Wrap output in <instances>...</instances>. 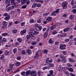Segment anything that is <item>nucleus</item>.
Masks as SVG:
<instances>
[{"instance_id":"4d7b16f0","label":"nucleus","mask_w":76,"mask_h":76,"mask_svg":"<svg viewBox=\"0 0 76 76\" xmlns=\"http://www.w3.org/2000/svg\"><path fill=\"white\" fill-rule=\"evenodd\" d=\"M2 35L3 36H4V37H6V35H7V33H3L2 34Z\"/></svg>"},{"instance_id":"cd10ccee","label":"nucleus","mask_w":76,"mask_h":76,"mask_svg":"<svg viewBox=\"0 0 76 76\" xmlns=\"http://www.w3.org/2000/svg\"><path fill=\"white\" fill-rule=\"evenodd\" d=\"M57 33V31L56 30H54L52 33V34L53 35H55Z\"/></svg>"},{"instance_id":"7ed1b4c3","label":"nucleus","mask_w":76,"mask_h":76,"mask_svg":"<svg viewBox=\"0 0 76 76\" xmlns=\"http://www.w3.org/2000/svg\"><path fill=\"white\" fill-rule=\"evenodd\" d=\"M56 27V26L55 25H53L52 26L48 28L47 31H50V30H53L54 29H55Z\"/></svg>"},{"instance_id":"a18cd8bd","label":"nucleus","mask_w":76,"mask_h":76,"mask_svg":"<svg viewBox=\"0 0 76 76\" xmlns=\"http://www.w3.org/2000/svg\"><path fill=\"white\" fill-rule=\"evenodd\" d=\"M67 66L69 67H70L72 66V64H69V63H67Z\"/></svg>"},{"instance_id":"4c0bfd02","label":"nucleus","mask_w":76,"mask_h":76,"mask_svg":"<svg viewBox=\"0 0 76 76\" xmlns=\"http://www.w3.org/2000/svg\"><path fill=\"white\" fill-rule=\"evenodd\" d=\"M59 11H60V9H56V11H55V12L56 13H58L59 12Z\"/></svg>"},{"instance_id":"4468645a","label":"nucleus","mask_w":76,"mask_h":76,"mask_svg":"<svg viewBox=\"0 0 76 76\" xmlns=\"http://www.w3.org/2000/svg\"><path fill=\"white\" fill-rule=\"evenodd\" d=\"M69 29L70 28L69 27H67L64 29L63 31L64 32H67V31H69Z\"/></svg>"},{"instance_id":"de8ad7c7","label":"nucleus","mask_w":76,"mask_h":76,"mask_svg":"<svg viewBox=\"0 0 76 76\" xmlns=\"http://www.w3.org/2000/svg\"><path fill=\"white\" fill-rule=\"evenodd\" d=\"M68 69L70 72H73V68H68Z\"/></svg>"},{"instance_id":"20e7f679","label":"nucleus","mask_w":76,"mask_h":76,"mask_svg":"<svg viewBox=\"0 0 76 76\" xmlns=\"http://www.w3.org/2000/svg\"><path fill=\"white\" fill-rule=\"evenodd\" d=\"M66 47V45L65 44L60 45L59 46L60 49L61 50H65L66 49V48H65Z\"/></svg>"},{"instance_id":"09e8293b","label":"nucleus","mask_w":76,"mask_h":76,"mask_svg":"<svg viewBox=\"0 0 76 76\" xmlns=\"http://www.w3.org/2000/svg\"><path fill=\"white\" fill-rule=\"evenodd\" d=\"M37 6V4H33L32 7V8H34V7H35Z\"/></svg>"},{"instance_id":"7c9ffc66","label":"nucleus","mask_w":76,"mask_h":76,"mask_svg":"<svg viewBox=\"0 0 76 76\" xmlns=\"http://www.w3.org/2000/svg\"><path fill=\"white\" fill-rule=\"evenodd\" d=\"M25 2L26 4H26H29V3H30V1H29V0H25Z\"/></svg>"},{"instance_id":"a211bd4d","label":"nucleus","mask_w":76,"mask_h":76,"mask_svg":"<svg viewBox=\"0 0 76 76\" xmlns=\"http://www.w3.org/2000/svg\"><path fill=\"white\" fill-rule=\"evenodd\" d=\"M18 41L20 43H21L22 41V39L20 38H18L17 39Z\"/></svg>"},{"instance_id":"2eb2a0df","label":"nucleus","mask_w":76,"mask_h":76,"mask_svg":"<svg viewBox=\"0 0 76 76\" xmlns=\"http://www.w3.org/2000/svg\"><path fill=\"white\" fill-rule=\"evenodd\" d=\"M3 25L1 26L2 28V29H4L5 28H6L7 26V25L6 24H3Z\"/></svg>"},{"instance_id":"6e6552de","label":"nucleus","mask_w":76,"mask_h":76,"mask_svg":"<svg viewBox=\"0 0 76 76\" xmlns=\"http://www.w3.org/2000/svg\"><path fill=\"white\" fill-rule=\"evenodd\" d=\"M32 2H41L43 3V1L42 0H31Z\"/></svg>"},{"instance_id":"393cba45","label":"nucleus","mask_w":76,"mask_h":76,"mask_svg":"<svg viewBox=\"0 0 76 76\" xmlns=\"http://www.w3.org/2000/svg\"><path fill=\"white\" fill-rule=\"evenodd\" d=\"M26 4L25 2V0H22L21 3L22 5H23V4Z\"/></svg>"},{"instance_id":"5701e85b","label":"nucleus","mask_w":76,"mask_h":76,"mask_svg":"<svg viewBox=\"0 0 76 76\" xmlns=\"http://www.w3.org/2000/svg\"><path fill=\"white\" fill-rule=\"evenodd\" d=\"M9 51H8V50H5V52L4 54L6 56H7V55L9 54Z\"/></svg>"},{"instance_id":"49530a36","label":"nucleus","mask_w":76,"mask_h":76,"mask_svg":"<svg viewBox=\"0 0 76 76\" xmlns=\"http://www.w3.org/2000/svg\"><path fill=\"white\" fill-rule=\"evenodd\" d=\"M39 57V55H38L36 56H35L34 58L35 59H37Z\"/></svg>"},{"instance_id":"e433bc0d","label":"nucleus","mask_w":76,"mask_h":76,"mask_svg":"<svg viewBox=\"0 0 76 76\" xmlns=\"http://www.w3.org/2000/svg\"><path fill=\"white\" fill-rule=\"evenodd\" d=\"M12 32L13 34H16L17 32V30L16 29L12 30Z\"/></svg>"},{"instance_id":"c85d7f7f","label":"nucleus","mask_w":76,"mask_h":76,"mask_svg":"<svg viewBox=\"0 0 76 76\" xmlns=\"http://www.w3.org/2000/svg\"><path fill=\"white\" fill-rule=\"evenodd\" d=\"M42 20L41 18H40L37 21V22L38 23H41Z\"/></svg>"},{"instance_id":"1a4fd4ad","label":"nucleus","mask_w":76,"mask_h":76,"mask_svg":"<svg viewBox=\"0 0 76 76\" xmlns=\"http://www.w3.org/2000/svg\"><path fill=\"white\" fill-rule=\"evenodd\" d=\"M30 75H31V76H35L37 75H36V71H32L30 72Z\"/></svg>"},{"instance_id":"5fc2aeb1","label":"nucleus","mask_w":76,"mask_h":76,"mask_svg":"<svg viewBox=\"0 0 76 76\" xmlns=\"http://www.w3.org/2000/svg\"><path fill=\"white\" fill-rule=\"evenodd\" d=\"M39 27V26L38 24H35V26L34 27V28H36H36H38Z\"/></svg>"},{"instance_id":"f03ea898","label":"nucleus","mask_w":76,"mask_h":76,"mask_svg":"<svg viewBox=\"0 0 76 76\" xmlns=\"http://www.w3.org/2000/svg\"><path fill=\"white\" fill-rule=\"evenodd\" d=\"M67 3L65 2H63L62 3V7L63 9H66L67 8Z\"/></svg>"},{"instance_id":"58836bf2","label":"nucleus","mask_w":76,"mask_h":76,"mask_svg":"<svg viewBox=\"0 0 76 76\" xmlns=\"http://www.w3.org/2000/svg\"><path fill=\"white\" fill-rule=\"evenodd\" d=\"M26 38H27V39H29L30 38H31V37L29 35H27L26 36Z\"/></svg>"},{"instance_id":"f257e3e1","label":"nucleus","mask_w":76,"mask_h":76,"mask_svg":"<svg viewBox=\"0 0 76 76\" xmlns=\"http://www.w3.org/2000/svg\"><path fill=\"white\" fill-rule=\"evenodd\" d=\"M28 35L30 36L31 37H33L34 38H32V39H35V35L34 34V33L32 32V31H29L28 33Z\"/></svg>"},{"instance_id":"13d9d810","label":"nucleus","mask_w":76,"mask_h":76,"mask_svg":"<svg viewBox=\"0 0 76 76\" xmlns=\"http://www.w3.org/2000/svg\"><path fill=\"white\" fill-rule=\"evenodd\" d=\"M43 53L45 54H46V53H48V50H47V49H45L44 50Z\"/></svg>"},{"instance_id":"338daca9","label":"nucleus","mask_w":76,"mask_h":76,"mask_svg":"<svg viewBox=\"0 0 76 76\" xmlns=\"http://www.w3.org/2000/svg\"><path fill=\"white\" fill-rule=\"evenodd\" d=\"M70 75L71 76H75L76 75L75 74H73L72 73H70Z\"/></svg>"},{"instance_id":"8fccbe9b","label":"nucleus","mask_w":76,"mask_h":76,"mask_svg":"<svg viewBox=\"0 0 76 76\" xmlns=\"http://www.w3.org/2000/svg\"><path fill=\"white\" fill-rule=\"evenodd\" d=\"M40 52H41V50H39L36 53V55H38V54H39V53H40Z\"/></svg>"},{"instance_id":"79ce46f5","label":"nucleus","mask_w":76,"mask_h":76,"mask_svg":"<svg viewBox=\"0 0 76 76\" xmlns=\"http://www.w3.org/2000/svg\"><path fill=\"white\" fill-rule=\"evenodd\" d=\"M21 75H23V76H26V75L25 74V72H21Z\"/></svg>"},{"instance_id":"bf43d9fd","label":"nucleus","mask_w":76,"mask_h":76,"mask_svg":"<svg viewBox=\"0 0 76 76\" xmlns=\"http://www.w3.org/2000/svg\"><path fill=\"white\" fill-rule=\"evenodd\" d=\"M15 65L14 64H12L10 65V68H12V67H13V66Z\"/></svg>"},{"instance_id":"603ef678","label":"nucleus","mask_w":76,"mask_h":76,"mask_svg":"<svg viewBox=\"0 0 76 76\" xmlns=\"http://www.w3.org/2000/svg\"><path fill=\"white\" fill-rule=\"evenodd\" d=\"M3 16H9V15L8 14H7V13H5L4 14Z\"/></svg>"},{"instance_id":"ea45409f","label":"nucleus","mask_w":76,"mask_h":76,"mask_svg":"<svg viewBox=\"0 0 76 76\" xmlns=\"http://www.w3.org/2000/svg\"><path fill=\"white\" fill-rule=\"evenodd\" d=\"M39 34V32L37 31H34V34L35 35H37V34Z\"/></svg>"},{"instance_id":"423d86ee","label":"nucleus","mask_w":76,"mask_h":76,"mask_svg":"<svg viewBox=\"0 0 76 76\" xmlns=\"http://www.w3.org/2000/svg\"><path fill=\"white\" fill-rule=\"evenodd\" d=\"M26 52L28 55H30L32 54V51L30 49H27L26 50Z\"/></svg>"},{"instance_id":"a19ab883","label":"nucleus","mask_w":76,"mask_h":76,"mask_svg":"<svg viewBox=\"0 0 76 76\" xmlns=\"http://www.w3.org/2000/svg\"><path fill=\"white\" fill-rule=\"evenodd\" d=\"M69 61H70L71 62H75V60H73V59L69 58Z\"/></svg>"},{"instance_id":"c756f323","label":"nucleus","mask_w":76,"mask_h":76,"mask_svg":"<svg viewBox=\"0 0 76 76\" xmlns=\"http://www.w3.org/2000/svg\"><path fill=\"white\" fill-rule=\"evenodd\" d=\"M4 19L5 20H9L10 19V17H6L4 18Z\"/></svg>"},{"instance_id":"bb28decb","label":"nucleus","mask_w":76,"mask_h":76,"mask_svg":"<svg viewBox=\"0 0 76 76\" xmlns=\"http://www.w3.org/2000/svg\"><path fill=\"white\" fill-rule=\"evenodd\" d=\"M21 54L23 55H25L26 53V51L25 50H23L21 51Z\"/></svg>"},{"instance_id":"412c9836","label":"nucleus","mask_w":76,"mask_h":76,"mask_svg":"<svg viewBox=\"0 0 76 76\" xmlns=\"http://www.w3.org/2000/svg\"><path fill=\"white\" fill-rule=\"evenodd\" d=\"M16 66H19L20 65V63L19 62H17L15 64Z\"/></svg>"},{"instance_id":"4be33fe9","label":"nucleus","mask_w":76,"mask_h":76,"mask_svg":"<svg viewBox=\"0 0 76 76\" xmlns=\"http://www.w3.org/2000/svg\"><path fill=\"white\" fill-rule=\"evenodd\" d=\"M51 15L52 16H56L57 15V14H56V13L55 11H53L51 14Z\"/></svg>"},{"instance_id":"c9c22d12","label":"nucleus","mask_w":76,"mask_h":76,"mask_svg":"<svg viewBox=\"0 0 76 76\" xmlns=\"http://www.w3.org/2000/svg\"><path fill=\"white\" fill-rule=\"evenodd\" d=\"M25 22H23L21 23L20 25L21 26H25Z\"/></svg>"},{"instance_id":"9b49d317","label":"nucleus","mask_w":76,"mask_h":76,"mask_svg":"<svg viewBox=\"0 0 76 76\" xmlns=\"http://www.w3.org/2000/svg\"><path fill=\"white\" fill-rule=\"evenodd\" d=\"M14 4L15 5L14 6H12L9 7L10 10H12V9H15V8H16V5H15V4H16V3H15V4Z\"/></svg>"},{"instance_id":"39448f33","label":"nucleus","mask_w":76,"mask_h":76,"mask_svg":"<svg viewBox=\"0 0 76 76\" xmlns=\"http://www.w3.org/2000/svg\"><path fill=\"white\" fill-rule=\"evenodd\" d=\"M50 60V58H48L46 59V63L49 64L50 63H52V62H53L52 59H50V60Z\"/></svg>"},{"instance_id":"69168bd1","label":"nucleus","mask_w":76,"mask_h":76,"mask_svg":"<svg viewBox=\"0 0 76 76\" xmlns=\"http://www.w3.org/2000/svg\"><path fill=\"white\" fill-rule=\"evenodd\" d=\"M11 15H13V14H15V11L13 10H12L11 12Z\"/></svg>"},{"instance_id":"052dcab7","label":"nucleus","mask_w":76,"mask_h":76,"mask_svg":"<svg viewBox=\"0 0 76 76\" xmlns=\"http://www.w3.org/2000/svg\"><path fill=\"white\" fill-rule=\"evenodd\" d=\"M49 43H52V42H53V40H52V39H49Z\"/></svg>"},{"instance_id":"37998d69","label":"nucleus","mask_w":76,"mask_h":76,"mask_svg":"<svg viewBox=\"0 0 76 76\" xmlns=\"http://www.w3.org/2000/svg\"><path fill=\"white\" fill-rule=\"evenodd\" d=\"M30 22L31 23H34V19H31L30 20Z\"/></svg>"},{"instance_id":"aec40b11","label":"nucleus","mask_w":76,"mask_h":76,"mask_svg":"<svg viewBox=\"0 0 76 76\" xmlns=\"http://www.w3.org/2000/svg\"><path fill=\"white\" fill-rule=\"evenodd\" d=\"M49 66L50 67H53L54 66V64L53 63L49 64Z\"/></svg>"},{"instance_id":"473e14b6","label":"nucleus","mask_w":76,"mask_h":76,"mask_svg":"<svg viewBox=\"0 0 76 76\" xmlns=\"http://www.w3.org/2000/svg\"><path fill=\"white\" fill-rule=\"evenodd\" d=\"M69 18L70 19H74V16L73 15H71L69 16Z\"/></svg>"},{"instance_id":"ddd939ff","label":"nucleus","mask_w":76,"mask_h":76,"mask_svg":"<svg viewBox=\"0 0 76 76\" xmlns=\"http://www.w3.org/2000/svg\"><path fill=\"white\" fill-rule=\"evenodd\" d=\"M52 20V18L51 17H49L46 19V20L48 21V22H50V21H51Z\"/></svg>"},{"instance_id":"6ab92c4d","label":"nucleus","mask_w":76,"mask_h":76,"mask_svg":"<svg viewBox=\"0 0 76 76\" xmlns=\"http://www.w3.org/2000/svg\"><path fill=\"white\" fill-rule=\"evenodd\" d=\"M10 1H11V3L12 4V5H13L14 4H15V0H9Z\"/></svg>"},{"instance_id":"0e129e2a","label":"nucleus","mask_w":76,"mask_h":76,"mask_svg":"<svg viewBox=\"0 0 76 76\" xmlns=\"http://www.w3.org/2000/svg\"><path fill=\"white\" fill-rule=\"evenodd\" d=\"M37 44V42H33L32 43V45H36V44Z\"/></svg>"},{"instance_id":"3c124183","label":"nucleus","mask_w":76,"mask_h":76,"mask_svg":"<svg viewBox=\"0 0 76 76\" xmlns=\"http://www.w3.org/2000/svg\"><path fill=\"white\" fill-rule=\"evenodd\" d=\"M62 53L65 56H66L67 54V52L65 51H63Z\"/></svg>"},{"instance_id":"b1692460","label":"nucleus","mask_w":76,"mask_h":76,"mask_svg":"<svg viewBox=\"0 0 76 76\" xmlns=\"http://www.w3.org/2000/svg\"><path fill=\"white\" fill-rule=\"evenodd\" d=\"M48 35V32H46L44 35V38H46L47 37V35Z\"/></svg>"},{"instance_id":"e2e57ef3","label":"nucleus","mask_w":76,"mask_h":76,"mask_svg":"<svg viewBox=\"0 0 76 76\" xmlns=\"http://www.w3.org/2000/svg\"><path fill=\"white\" fill-rule=\"evenodd\" d=\"M26 7V5H25L24 6H23L21 8L22 9H25Z\"/></svg>"},{"instance_id":"c03bdc74","label":"nucleus","mask_w":76,"mask_h":76,"mask_svg":"<svg viewBox=\"0 0 76 76\" xmlns=\"http://www.w3.org/2000/svg\"><path fill=\"white\" fill-rule=\"evenodd\" d=\"M72 12L73 13H74V14L76 13V9H73L72 10Z\"/></svg>"},{"instance_id":"864d4df0","label":"nucleus","mask_w":76,"mask_h":76,"mask_svg":"<svg viewBox=\"0 0 76 76\" xmlns=\"http://www.w3.org/2000/svg\"><path fill=\"white\" fill-rule=\"evenodd\" d=\"M6 10L7 12H9V11H10V9L9 6L8 8H7L6 9Z\"/></svg>"},{"instance_id":"6e6d98bb","label":"nucleus","mask_w":76,"mask_h":76,"mask_svg":"<svg viewBox=\"0 0 76 76\" xmlns=\"http://www.w3.org/2000/svg\"><path fill=\"white\" fill-rule=\"evenodd\" d=\"M12 22H10L9 23V25H8L9 26V28L10 27V26H12Z\"/></svg>"},{"instance_id":"f704fd0d","label":"nucleus","mask_w":76,"mask_h":76,"mask_svg":"<svg viewBox=\"0 0 76 76\" xmlns=\"http://www.w3.org/2000/svg\"><path fill=\"white\" fill-rule=\"evenodd\" d=\"M4 58V56L3 55H2L0 57L1 60H3Z\"/></svg>"},{"instance_id":"72a5a7b5","label":"nucleus","mask_w":76,"mask_h":76,"mask_svg":"<svg viewBox=\"0 0 76 76\" xmlns=\"http://www.w3.org/2000/svg\"><path fill=\"white\" fill-rule=\"evenodd\" d=\"M59 56V57H60L61 58H64L65 57L63 56V55L62 54H60Z\"/></svg>"},{"instance_id":"f8f14e48","label":"nucleus","mask_w":76,"mask_h":76,"mask_svg":"<svg viewBox=\"0 0 76 76\" xmlns=\"http://www.w3.org/2000/svg\"><path fill=\"white\" fill-rule=\"evenodd\" d=\"M30 73L31 74V71L30 70L26 71V72H25L26 76H28Z\"/></svg>"},{"instance_id":"680f3d73","label":"nucleus","mask_w":76,"mask_h":76,"mask_svg":"<svg viewBox=\"0 0 76 76\" xmlns=\"http://www.w3.org/2000/svg\"><path fill=\"white\" fill-rule=\"evenodd\" d=\"M17 59L18 60H20L21 59V57L20 56H18L17 58Z\"/></svg>"},{"instance_id":"a878e982","label":"nucleus","mask_w":76,"mask_h":76,"mask_svg":"<svg viewBox=\"0 0 76 76\" xmlns=\"http://www.w3.org/2000/svg\"><path fill=\"white\" fill-rule=\"evenodd\" d=\"M17 52V49L16 48H14L13 50V52L14 53H16Z\"/></svg>"},{"instance_id":"f3484780","label":"nucleus","mask_w":76,"mask_h":76,"mask_svg":"<svg viewBox=\"0 0 76 76\" xmlns=\"http://www.w3.org/2000/svg\"><path fill=\"white\" fill-rule=\"evenodd\" d=\"M65 58H66L64 57V58H63V59H62V60H61V62H62L63 63H66V59H65Z\"/></svg>"},{"instance_id":"0eeeda50","label":"nucleus","mask_w":76,"mask_h":76,"mask_svg":"<svg viewBox=\"0 0 76 76\" xmlns=\"http://www.w3.org/2000/svg\"><path fill=\"white\" fill-rule=\"evenodd\" d=\"M5 3L7 4V5L6 6V7L7 8V7H9L10 6V2H9V1L6 0L5 1Z\"/></svg>"},{"instance_id":"774afa93","label":"nucleus","mask_w":76,"mask_h":76,"mask_svg":"<svg viewBox=\"0 0 76 76\" xmlns=\"http://www.w3.org/2000/svg\"><path fill=\"white\" fill-rule=\"evenodd\" d=\"M41 73H42V72H40L39 71L38 72V76H39L40 75H41Z\"/></svg>"},{"instance_id":"9d476101","label":"nucleus","mask_w":76,"mask_h":76,"mask_svg":"<svg viewBox=\"0 0 76 76\" xmlns=\"http://www.w3.org/2000/svg\"><path fill=\"white\" fill-rule=\"evenodd\" d=\"M26 32V29H24L23 31H21L20 32V33L21 35H23L24 34H25Z\"/></svg>"},{"instance_id":"dca6fc26","label":"nucleus","mask_w":76,"mask_h":76,"mask_svg":"<svg viewBox=\"0 0 76 76\" xmlns=\"http://www.w3.org/2000/svg\"><path fill=\"white\" fill-rule=\"evenodd\" d=\"M50 12H48V13H45L44 14H43V16H48L49 15H50Z\"/></svg>"},{"instance_id":"2f4dec72","label":"nucleus","mask_w":76,"mask_h":76,"mask_svg":"<svg viewBox=\"0 0 76 76\" xmlns=\"http://www.w3.org/2000/svg\"><path fill=\"white\" fill-rule=\"evenodd\" d=\"M49 72L50 73V74L52 75H53V73L54 72V71L53 70H50L49 71Z\"/></svg>"}]
</instances>
